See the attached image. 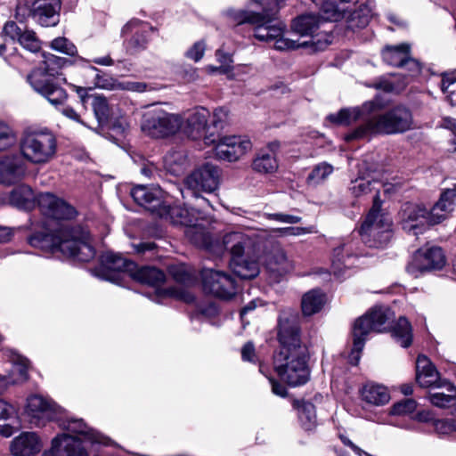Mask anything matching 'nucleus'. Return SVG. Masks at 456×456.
<instances>
[{"instance_id":"f257e3e1","label":"nucleus","mask_w":456,"mask_h":456,"mask_svg":"<svg viewBox=\"0 0 456 456\" xmlns=\"http://www.w3.org/2000/svg\"><path fill=\"white\" fill-rule=\"evenodd\" d=\"M280 351L273 356V368L281 380L291 387L306 383L309 379L307 348L301 342L296 315L281 312L278 319Z\"/></svg>"},{"instance_id":"f03ea898","label":"nucleus","mask_w":456,"mask_h":456,"mask_svg":"<svg viewBox=\"0 0 456 456\" xmlns=\"http://www.w3.org/2000/svg\"><path fill=\"white\" fill-rule=\"evenodd\" d=\"M257 4L261 11L234 10L226 11V15L238 25L248 23L255 26L254 36L259 41L273 42V46L279 51L294 50L299 47H306L309 44L315 46L316 50H322L328 45L320 40L314 42L304 41L297 43L295 40L284 37L285 25L278 21L272 24L277 19V14L283 6L285 0H250Z\"/></svg>"},{"instance_id":"7ed1b4c3","label":"nucleus","mask_w":456,"mask_h":456,"mask_svg":"<svg viewBox=\"0 0 456 456\" xmlns=\"http://www.w3.org/2000/svg\"><path fill=\"white\" fill-rule=\"evenodd\" d=\"M88 238V233L80 226L61 224L53 233L33 234L28 242L32 247L43 250L61 252L77 261L88 262L95 256V250Z\"/></svg>"},{"instance_id":"20e7f679","label":"nucleus","mask_w":456,"mask_h":456,"mask_svg":"<svg viewBox=\"0 0 456 456\" xmlns=\"http://www.w3.org/2000/svg\"><path fill=\"white\" fill-rule=\"evenodd\" d=\"M380 183L375 180L359 177L355 179L350 188L355 196L371 191L375 192L372 208L368 213L360 232L364 240L372 238L373 243H370V246L375 247L386 245L391 238V220L387 215L380 212L381 200L379 195V188L377 186Z\"/></svg>"},{"instance_id":"39448f33","label":"nucleus","mask_w":456,"mask_h":456,"mask_svg":"<svg viewBox=\"0 0 456 456\" xmlns=\"http://www.w3.org/2000/svg\"><path fill=\"white\" fill-rule=\"evenodd\" d=\"M42 56L41 65L30 72L28 76V82L52 105L61 106L66 102L68 94L63 88L53 82V78L60 75L61 69L70 65L71 61L50 53H43Z\"/></svg>"},{"instance_id":"423d86ee","label":"nucleus","mask_w":456,"mask_h":456,"mask_svg":"<svg viewBox=\"0 0 456 456\" xmlns=\"http://www.w3.org/2000/svg\"><path fill=\"white\" fill-rule=\"evenodd\" d=\"M19 147L21 154L19 158L22 161L27 160L34 165H45L53 159L56 155L57 139L49 129L28 128L22 133Z\"/></svg>"},{"instance_id":"0eeeda50","label":"nucleus","mask_w":456,"mask_h":456,"mask_svg":"<svg viewBox=\"0 0 456 456\" xmlns=\"http://www.w3.org/2000/svg\"><path fill=\"white\" fill-rule=\"evenodd\" d=\"M412 127V115L403 106H396L384 114L373 116L367 119L364 126L357 129L345 139L349 141L360 138L367 133L373 134H399Z\"/></svg>"},{"instance_id":"6e6552de","label":"nucleus","mask_w":456,"mask_h":456,"mask_svg":"<svg viewBox=\"0 0 456 456\" xmlns=\"http://www.w3.org/2000/svg\"><path fill=\"white\" fill-rule=\"evenodd\" d=\"M389 320V310L381 306L370 309L364 315L355 320L353 325V348L348 361L350 364H358L367 337L371 332H383Z\"/></svg>"},{"instance_id":"1a4fd4ad","label":"nucleus","mask_w":456,"mask_h":456,"mask_svg":"<svg viewBox=\"0 0 456 456\" xmlns=\"http://www.w3.org/2000/svg\"><path fill=\"white\" fill-rule=\"evenodd\" d=\"M183 122L182 115L156 107L144 113L142 130L151 137L164 138L179 132Z\"/></svg>"},{"instance_id":"9d476101","label":"nucleus","mask_w":456,"mask_h":456,"mask_svg":"<svg viewBox=\"0 0 456 456\" xmlns=\"http://www.w3.org/2000/svg\"><path fill=\"white\" fill-rule=\"evenodd\" d=\"M258 243V235L252 232L240 230L226 232L222 240H216L214 255L221 256L224 252L231 255V260L240 258L244 253H250Z\"/></svg>"},{"instance_id":"9b49d317","label":"nucleus","mask_w":456,"mask_h":456,"mask_svg":"<svg viewBox=\"0 0 456 456\" xmlns=\"http://www.w3.org/2000/svg\"><path fill=\"white\" fill-rule=\"evenodd\" d=\"M206 144H216L215 154L222 160L230 162L238 160L251 149V142L240 136L216 137L214 134L205 136Z\"/></svg>"},{"instance_id":"f8f14e48","label":"nucleus","mask_w":456,"mask_h":456,"mask_svg":"<svg viewBox=\"0 0 456 456\" xmlns=\"http://www.w3.org/2000/svg\"><path fill=\"white\" fill-rule=\"evenodd\" d=\"M201 276L206 292L223 299H229L236 294V281L230 274L212 268H204Z\"/></svg>"},{"instance_id":"ddd939ff","label":"nucleus","mask_w":456,"mask_h":456,"mask_svg":"<svg viewBox=\"0 0 456 456\" xmlns=\"http://www.w3.org/2000/svg\"><path fill=\"white\" fill-rule=\"evenodd\" d=\"M402 227L414 235L422 233L429 225L436 224L431 216V210L414 203H404L399 212Z\"/></svg>"},{"instance_id":"4468645a","label":"nucleus","mask_w":456,"mask_h":456,"mask_svg":"<svg viewBox=\"0 0 456 456\" xmlns=\"http://www.w3.org/2000/svg\"><path fill=\"white\" fill-rule=\"evenodd\" d=\"M220 179L221 170L211 163H206L186 177L185 184L196 195L199 191H215L219 186Z\"/></svg>"},{"instance_id":"2eb2a0df","label":"nucleus","mask_w":456,"mask_h":456,"mask_svg":"<svg viewBox=\"0 0 456 456\" xmlns=\"http://www.w3.org/2000/svg\"><path fill=\"white\" fill-rule=\"evenodd\" d=\"M445 265V256L441 248L431 247L418 250L407 266V272L414 276L419 273L441 269Z\"/></svg>"},{"instance_id":"dca6fc26","label":"nucleus","mask_w":456,"mask_h":456,"mask_svg":"<svg viewBox=\"0 0 456 456\" xmlns=\"http://www.w3.org/2000/svg\"><path fill=\"white\" fill-rule=\"evenodd\" d=\"M25 5L43 27H53L60 21L61 0H25Z\"/></svg>"},{"instance_id":"f3484780","label":"nucleus","mask_w":456,"mask_h":456,"mask_svg":"<svg viewBox=\"0 0 456 456\" xmlns=\"http://www.w3.org/2000/svg\"><path fill=\"white\" fill-rule=\"evenodd\" d=\"M382 58L385 62L395 67H407L411 76L420 72V65L411 56V46L408 44L387 45L382 50Z\"/></svg>"},{"instance_id":"a211bd4d","label":"nucleus","mask_w":456,"mask_h":456,"mask_svg":"<svg viewBox=\"0 0 456 456\" xmlns=\"http://www.w3.org/2000/svg\"><path fill=\"white\" fill-rule=\"evenodd\" d=\"M36 201L42 213L49 217L68 220L76 216V210L71 205L51 192L39 193Z\"/></svg>"},{"instance_id":"6ab92c4d","label":"nucleus","mask_w":456,"mask_h":456,"mask_svg":"<svg viewBox=\"0 0 456 456\" xmlns=\"http://www.w3.org/2000/svg\"><path fill=\"white\" fill-rule=\"evenodd\" d=\"M151 31L152 28L148 23L138 20L128 21L122 29L126 37L127 51L135 53L144 50L147 47Z\"/></svg>"},{"instance_id":"aec40b11","label":"nucleus","mask_w":456,"mask_h":456,"mask_svg":"<svg viewBox=\"0 0 456 456\" xmlns=\"http://www.w3.org/2000/svg\"><path fill=\"white\" fill-rule=\"evenodd\" d=\"M55 412V404L41 395H33L27 400L26 415L36 427L44 426L46 420L54 417Z\"/></svg>"},{"instance_id":"412c9836","label":"nucleus","mask_w":456,"mask_h":456,"mask_svg":"<svg viewBox=\"0 0 456 456\" xmlns=\"http://www.w3.org/2000/svg\"><path fill=\"white\" fill-rule=\"evenodd\" d=\"M134 200L147 210L157 214L166 206L164 192L159 186H134L130 192Z\"/></svg>"},{"instance_id":"4be33fe9","label":"nucleus","mask_w":456,"mask_h":456,"mask_svg":"<svg viewBox=\"0 0 456 456\" xmlns=\"http://www.w3.org/2000/svg\"><path fill=\"white\" fill-rule=\"evenodd\" d=\"M209 112L205 108H195L182 116L183 122L180 131L187 137L197 140L205 139Z\"/></svg>"},{"instance_id":"5701e85b","label":"nucleus","mask_w":456,"mask_h":456,"mask_svg":"<svg viewBox=\"0 0 456 456\" xmlns=\"http://www.w3.org/2000/svg\"><path fill=\"white\" fill-rule=\"evenodd\" d=\"M3 33L11 41L19 43L31 53H37L41 49V42L36 33L24 25L20 26L14 21H8L4 26Z\"/></svg>"},{"instance_id":"b1692460","label":"nucleus","mask_w":456,"mask_h":456,"mask_svg":"<svg viewBox=\"0 0 456 456\" xmlns=\"http://www.w3.org/2000/svg\"><path fill=\"white\" fill-rule=\"evenodd\" d=\"M68 432L79 436L80 437H75L69 434H63L55 437L53 440L61 439L63 436L72 437L80 444V446L85 450L82 446V442H88L92 444H108V438L97 432L96 430L87 427V425L81 419H71L67 421V424L64 426Z\"/></svg>"},{"instance_id":"393cba45","label":"nucleus","mask_w":456,"mask_h":456,"mask_svg":"<svg viewBox=\"0 0 456 456\" xmlns=\"http://www.w3.org/2000/svg\"><path fill=\"white\" fill-rule=\"evenodd\" d=\"M159 216L175 225H183L188 228L195 224L201 218V212L187 205L183 207L166 205L162 207Z\"/></svg>"},{"instance_id":"a878e982","label":"nucleus","mask_w":456,"mask_h":456,"mask_svg":"<svg viewBox=\"0 0 456 456\" xmlns=\"http://www.w3.org/2000/svg\"><path fill=\"white\" fill-rule=\"evenodd\" d=\"M101 267L102 278L113 281L116 273H126L131 276L132 271L135 268V264L124 258L122 256L111 252H107L101 256Z\"/></svg>"},{"instance_id":"bb28decb","label":"nucleus","mask_w":456,"mask_h":456,"mask_svg":"<svg viewBox=\"0 0 456 456\" xmlns=\"http://www.w3.org/2000/svg\"><path fill=\"white\" fill-rule=\"evenodd\" d=\"M26 174L23 161L17 156H5L0 159V183L12 184L20 181Z\"/></svg>"},{"instance_id":"cd10ccee","label":"nucleus","mask_w":456,"mask_h":456,"mask_svg":"<svg viewBox=\"0 0 456 456\" xmlns=\"http://www.w3.org/2000/svg\"><path fill=\"white\" fill-rule=\"evenodd\" d=\"M416 380L422 387H436L443 382L436 367L422 354L418 356L416 362Z\"/></svg>"},{"instance_id":"c85d7f7f","label":"nucleus","mask_w":456,"mask_h":456,"mask_svg":"<svg viewBox=\"0 0 456 456\" xmlns=\"http://www.w3.org/2000/svg\"><path fill=\"white\" fill-rule=\"evenodd\" d=\"M41 456H88V453L77 441L63 436L61 439L53 440L51 449L44 452Z\"/></svg>"},{"instance_id":"c756f323","label":"nucleus","mask_w":456,"mask_h":456,"mask_svg":"<svg viewBox=\"0 0 456 456\" xmlns=\"http://www.w3.org/2000/svg\"><path fill=\"white\" fill-rule=\"evenodd\" d=\"M41 449V444L35 433L25 432L16 437L11 444L14 456H34Z\"/></svg>"},{"instance_id":"7c9ffc66","label":"nucleus","mask_w":456,"mask_h":456,"mask_svg":"<svg viewBox=\"0 0 456 456\" xmlns=\"http://www.w3.org/2000/svg\"><path fill=\"white\" fill-rule=\"evenodd\" d=\"M370 19V10L365 4H361L357 9L348 11L344 9V34L346 31L355 32L365 28Z\"/></svg>"},{"instance_id":"2f4dec72","label":"nucleus","mask_w":456,"mask_h":456,"mask_svg":"<svg viewBox=\"0 0 456 456\" xmlns=\"http://www.w3.org/2000/svg\"><path fill=\"white\" fill-rule=\"evenodd\" d=\"M186 238L196 247L204 248L214 255L216 240H214L205 227L198 222L191 227L185 228Z\"/></svg>"},{"instance_id":"473e14b6","label":"nucleus","mask_w":456,"mask_h":456,"mask_svg":"<svg viewBox=\"0 0 456 456\" xmlns=\"http://www.w3.org/2000/svg\"><path fill=\"white\" fill-rule=\"evenodd\" d=\"M456 201V184L450 189L445 190L431 209L432 221L441 223L447 215L453 210Z\"/></svg>"},{"instance_id":"72a5a7b5","label":"nucleus","mask_w":456,"mask_h":456,"mask_svg":"<svg viewBox=\"0 0 456 456\" xmlns=\"http://www.w3.org/2000/svg\"><path fill=\"white\" fill-rule=\"evenodd\" d=\"M279 146V143L275 142L270 143L268 149L260 151L252 164L254 170L264 174L276 171L278 163L274 151L278 150Z\"/></svg>"},{"instance_id":"f704fd0d","label":"nucleus","mask_w":456,"mask_h":456,"mask_svg":"<svg viewBox=\"0 0 456 456\" xmlns=\"http://www.w3.org/2000/svg\"><path fill=\"white\" fill-rule=\"evenodd\" d=\"M362 399L371 405H384L390 400L387 388L382 385L368 382L361 389Z\"/></svg>"},{"instance_id":"c9c22d12","label":"nucleus","mask_w":456,"mask_h":456,"mask_svg":"<svg viewBox=\"0 0 456 456\" xmlns=\"http://www.w3.org/2000/svg\"><path fill=\"white\" fill-rule=\"evenodd\" d=\"M130 277L140 283L152 287L160 286L166 278L165 273L159 269L150 266L138 267L136 265Z\"/></svg>"},{"instance_id":"e433bc0d","label":"nucleus","mask_w":456,"mask_h":456,"mask_svg":"<svg viewBox=\"0 0 456 456\" xmlns=\"http://www.w3.org/2000/svg\"><path fill=\"white\" fill-rule=\"evenodd\" d=\"M163 165L167 173L175 176L182 175L188 167L185 151L182 150L169 151L163 159Z\"/></svg>"},{"instance_id":"4c0bfd02","label":"nucleus","mask_w":456,"mask_h":456,"mask_svg":"<svg viewBox=\"0 0 456 456\" xmlns=\"http://www.w3.org/2000/svg\"><path fill=\"white\" fill-rule=\"evenodd\" d=\"M37 200V197L35 196L33 191L28 185L20 184L15 187L10 193L9 202L11 205L25 209L29 210L34 208L35 202Z\"/></svg>"},{"instance_id":"58836bf2","label":"nucleus","mask_w":456,"mask_h":456,"mask_svg":"<svg viewBox=\"0 0 456 456\" xmlns=\"http://www.w3.org/2000/svg\"><path fill=\"white\" fill-rule=\"evenodd\" d=\"M326 296L320 289H312L306 292L301 301L302 313L305 316L313 315L320 312L326 303Z\"/></svg>"},{"instance_id":"ea45409f","label":"nucleus","mask_w":456,"mask_h":456,"mask_svg":"<svg viewBox=\"0 0 456 456\" xmlns=\"http://www.w3.org/2000/svg\"><path fill=\"white\" fill-rule=\"evenodd\" d=\"M436 387L444 389L447 393L435 392L429 395V400L436 407L445 408L456 399V387L447 380H443Z\"/></svg>"},{"instance_id":"a19ab883","label":"nucleus","mask_w":456,"mask_h":456,"mask_svg":"<svg viewBox=\"0 0 456 456\" xmlns=\"http://www.w3.org/2000/svg\"><path fill=\"white\" fill-rule=\"evenodd\" d=\"M230 265L234 274L244 280L253 279L259 273L258 263L243 259V256L231 260Z\"/></svg>"},{"instance_id":"79ce46f5","label":"nucleus","mask_w":456,"mask_h":456,"mask_svg":"<svg viewBox=\"0 0 456 456\" xmlns=\"http://www.w3.org/2000/svg\"><path fill=\"white\" fill-rule=\"evenodd\" d=\"M266 266L271 272L278 273L280 275L289 270V262L283 248L276 244L273 249L268 253L266 257Z\"/></svg>"},{"instance_id":"37998d69","label":"nucleus","mask_w":456,"mask_h":456,"mask_svg":"<svg viewBox=\"0 0 456 456\" xmlns=\"http://www.w3.org/2000/svg\"><path fill=\"white\" fill-rule=\"evenodd\" d=\"M16 410L7 402L0 399V434L9 437L13 434Z\"/></svg>"},{"instance_id":"c03bdc74","label":"nucleus","mask_w":456,"mask_h":456,"mask_svg":"<svg viewBox=\"0 0 456 456\" xmlns=\"http://www.w3.org/2000/svg\"><path fill=\"white\" fill-rule=\"evenodd\" d=\"M320 18L313 13L304 14L292 22V29L301 36H312L319 28Z\"/></svg>"},{"instance_id":"a18cd8bd","label":"nucleus","mask_w":456,"mask_h":456,"mask_svg":"<svg viewBox=\"0 0 456 456\" xmlns=\"http://www.w3.org/2000/svg\"><path fill=\"white\" fill-rule=\"evenodd\" d=\"M97 86L106 89H122L133 92H144L147 88V85L142 82H126L121 83L115 79H102L97 75Z\"/></svg>"},{"instance_id":"49530a36","label":"nucleus","mask_w":456,"mask_h":456,"mask_svg":"<svg viewBox=\"0 0 456 456\" xmlns=\"http://www.w3.org/2000/svg\"><path fill=\"white\" fill-rule=\"evenodd\" d=\"M394 338L403 347H408L412 341L411 325L405 317H400L392 331Z\"/></svg>"},{"instance_id":"de8ad7c7","label":"nucleus","mask_w":456,"mask_h":456,"mask_svg":"<svg viewBox=\"0 0 456 456\" xmlns=\"http://www.w3.org/2000/svg\"><path fill=\"white\" fill-rule=\"evenodd\" d=\"M342 0H324L321 7V18L328 21H338L342 17Z\"/></svg>"},{"instance_id":"09e8293b","label":"nucleus","mask_w":456,"mask_h":456,"mask_svg":"<svg viewBox=\"0 0 456 456\" xmlns=\"http://www.w3.org/2000/svg\"><path fill=\"white\" fill-rule=\"evenodd\" d=\"M298 418L305 429L313 428L316 421L314 405L310 402H303L298 406Z\"/></svg>"},{"instance_id":"8fccbe9b","label":"nucleus","mask_w":456,"mask_h":456,"mask_svg":"<svg viewBox=\"0 0 456 456\" xmlns=\"http://www.w3.org/2000/svg\"><path fill=\"white\" fill-rule=\"evenodd\" d=\"M333 171V167L326 162L314 167L307 176L308 184L316 185L324 181Z\"/></svg>"},{"instance_id":"3c124183","label":"nucleus","mask_w":456,"mask_h":456,"mask_svg":"<svg viewBox=\"0 0 456 456\" xmlns=\"http://www.w3.org/2000/svg\"><path fill=\"white\" fill-rule=\"evenodd\" d=\"M92 108L99 124L107 121L110 110L105 97L99 95L94 96L92 99Z\"/></svg>"},{"instance_id":"603ef678","label":"nucleus","mask_w":456,"mask_h":456,"mask_svg":"<svg viewBox=\"0 0 456 456\" xmlns=\"http://www.w3.org/2000/svg\"><path fill=\"white\" fill-rule=\"evenodd\" d=\"M16 142L12 129L4 122L0 121V151L8 150Z\"/></svg>"},{"instance_id":"864d4df0","label":"nucleus","mask_w":456,"mask_h":456,"mask_svg":"<svg viewBox=\"0 0 456 456\" xmlns=\"http://www.w3.org/2000/svg\"><path fill=\"white\" fill-rule=\"evenodd\" d=\"M51 47L55 51L70 56H73L77 53L76 46L66 37H57L53 39L51 43Z\"/></svg>"},{"instance_id":"5fc2aeb1","label":"nucleus","mask_w":456,"mask_h":456,"mask_svg":"<svg viewBox=\"0 0 456 456\" xmlns=\"http://www.w3.org/2000/svg\"><path fill=\"white\" fill-rule=\"evenodd\" d=\"M433 426L436 432L441 435H448L456 431L455 419H435Z\"/></svg>"},{"instance_id":"6e6d98bb","label":"nucleus","mask_w":456,"mask_h":456,"mask_svg":"<svg viewBox=\"0 0 456 456\" xmlns=\"http://www.w3.org/2000/svg\"><path fill=\"white\" fill-rule=\"evenodd\" d=\"M417 407V403L413 399H406L395 403L393 406L392 412L394 414H407L412 412Z\"/></svg>"},{"instance_id":"4d7b16f0","label":"nucleus","mask_w":456,"mask_h":456,"mask_svg":"<svg viewBox=\"0 0 456 456\" xmlns=\"http://www.w3.org/2000/svg\"><path fill=\"white\" fill-rule=\"evenodd\" d=\"M19 374V377L13 378L9 376L11 379L16 380L15 383L23 382L28 379V364L26 359L18 358L17 362L14 365V370Z\"/></svg>"},{"instance_id":"13d9d810","label":"nucleus","mask_w":456,"mask_h":456,"mask_svg":"<svg viewBox=\"0 0 456 456\" xmlns=\"http://www.w3.org/2000/svg\"><path fill=\"white\" fill-rule=\"evenodd\" d=\"M205 44L201 41L196 42L187 52L186 56L193 60L194 61H199L204 55L205 53Z\"/></svg>"},{"instance_id":"bf43d9fd","label":"nucleus","mask_w":456,"mask_h":456,"mask_svg":"<svg viewBox=\"0 0 456 456\" xmlns=\"http://www.w3.org/2000/svg\"><path fill=\"white\" fill-rule=\"evenodd\" d=\"M228 112L224 108L215 110L213 113L212 126L216 129H222L226 123Z\"/></svg>"},{"instance_id":"052dcab7","label":"nucleus","mask_w":456,"mask_h":456,"mask_svg":"<svg viewBox=\"0 0 456 456\" xmlns=\"http://www.w3.org/2000/svg\"><path fill=\"white\" fill-rule=\"evenodd\" d=\"M268 218L272 219V220H275L277 222L287 223V224H297L301 221L300 216L289 215V214H283V213L269 214Z\"/></svg>"},{"instance_id":"680f3d73","label":"nucleus","mask_w":456,"mask_h":456,"mask_svg":"<svg viewBox=\"0 0 456 456\" xmlns=\"http://www.w3.org/2000/svg\"><path fill=\"white\" fill-rule=\"evenodd\" d=\"M169 272L174 279L180 283H185L191 278L190 274L184 270L183 267L181 266H173L170 268Z\"/></svg>"},{"instance_id":"e2e57ef3","label":"nucleus","mask_w":456,"mask_h":456,"mask_svg":"<svg viewBox=\"0 0 456 456\" xmlns=\"http://www.w3.org/2000/svg\"><path fill=\"white\" fill-rule=\"evenodd\" d=\"M170 293L175 297L183 300L186 303H191L194 301V296L189 290L183 288L172 289Z\"/></svg>"},{"instance_id":"0e129e2a","label":"nucleus","mask_w":456,"mask_h":456,"mask_svg":"<svg viewBox=\"0 0 456 456\" xmlns=\"http://www.w3.org/2000/svg\"><path fill=\"white\" fill-rule=\"evenodd\" d=\"M449 86H456V70L443 74L441 81L442 91H446Z\"/></svg>"},{"instance_id":"69168bd1","label":"nucleus","mask_w":456,"mask_h":456,"mask_svg":"<svg viewBox=\"0 0 456 456\" xmlns=\"http://www.w3.org/2000/svg\"><path fill=\"white\" fill-rule=\"evenodd\" d=\"M276 232H280L282 235L299 236L302 234L308 233L310 231L307 228L304 227H285L279 228L276 230Z\"/></svg>"},{"instance_id":"338daca9","label":"nucleus","mask_w":456,"mask_h":456,"mask_svg":"<svg viewBox=\"0 0 456 456\" xmlns=\"http://www.w3.org/2000/svg\"><path fill=\"white\" fill-rule=\"evenodd\" d=\"M61 111L66 118L88 126L87 124L80 118V115L72 107L65 106Z\"/></svg>"},{"instance_id":"774afa93","label":"nucleus","mask_w":456,"mask_h":456,"mask_svg":"<svg viewBox=\"0 0 456 456\" xmlns=\"http://www.w3.org/2000/svg\"><path fill=\"white\" fill-rule=\"evenodd\" d=\"M255 356V346L253 343H246L241 349L242 360L247 362H254Z\"/></svg>"}]
</instances>
